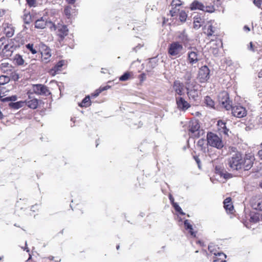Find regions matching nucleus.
<instances>
[{"label":"nucleus","mask_w":262,"mask_h":262,"mask_svg":"<svg viewBox=\"0 0 262 262\" xmlns=\"http://www.w3.org/2000/svg\"><path fill=\"white\" fill-rule=\"evenodd\" d=\"M229 167L233 170H237L243 167V159L242 154L236 152L228 159Z\"/></svg>","instance_id":"nucleus-1"},{"label":"nucleus","mask_w":262,"mask_h":262,"mask_svg":"<svg viewBox=\"0 0 262 262\" xmlns=\"http://www.w3.org/2000/svg\"><path fill=\"white\" fill-rule=\"evenodd\" d=\"M183 45L179 41H173L170 43L168 48V54L174 58L180 57L184 53Z\"/></svg>","instance_id":"nucleus-2"},{"label":"nucleus","mask_w":262,"mask_h":262,"mask_svg":"<svg viewBox=\"0 0 262 262\" xmlns=\"http://www.w3.org/2000/svg\"><path fill=\"white\" fill-rule=\"evenodd\" d=\"M207 144L217 149H221L224 146L222 139L216 134L209 133L207 135Z\"/></svg>","instance_id":"nucleus-3"},{"label":"nucleus","mask_w":262,"mask_h":262,"mask_svg":"<svg viewBox=\"0 0 262 262\" xmlns=\"http://www.w3.org/2000/svg\"><path fill=\"white\" fill-rule=\"evenodd\" d=\"M190 8L191 10H199L203 12L212 13L214 11L215 8L213 5H209L205 6L204 4L198 0H194L191 4Z\"/></svg>","instance_id":"nucleus-4"},{"label":"nucleus","mask_w":262,"mask_h":262,"mask_svg":"<svg viewBox=\"0 0 262 262\" xmlns=\"http://www.w3.org/2000/svg\"><path fill=\"white\" fill-rule=\"evenodd\" d=\"M200 126L197 120H191L189 123V134L192 137L199 138L201 133H204L202 130L200 129Z\"/></svg>","instance_id":"nucleus-5"},{"label":"nucleus","mask_w":262,"mask_h":262,"mask_svg":"<svg viewBox=\"0 0 262 262\" xmlns=\"http://www.w3.org/2000/svg\"><path fill=\"white\" fill-rule=\"evenodd\" d=\"M15 39H10L8 42L6 47L3 49L1 55L5 58H10L12 56V54L16 49V45L15 43Z\"/></svg>","instance_id":"nucleus-6"},{"label":"nucleus","mask_w":262,"mask_h":262,"mask_svg":"<svg viewBox=\"0 0 262 262\" xmlns=\"http://www.w3.org/2000/svg\"><path fill=\"white\" fill-rule=\"evenodd\" d=\"M39 50L41 54V61L47 63L50 61L51 57V49L45 43L40 42L38 46Z\"/></svg>","instance_id":"nucleus-7"},{"label":"nucleus","mask_w":262,"mask_h":262,"mask_svg":"<svg viewBox=\"0 0 262 262\" xmlns=\"http://www.w3.org/2000/svg\"><path fill=\"white\" fill-rule=\"evenodd\" d=\"M219 102L226 110H229L231 108V101L229 100V95L227 92L222 91L218 95Z\"/></svg>","instance_id":"nucleus-8"},{"label":"nucleus","mask_w":262,"mask_h":262,"mask_svg":"<svg viewBox=\"0 0 262 262\" xmlns=\"http://www.w3.org/2000/svg\"><path fill=\"white\" fill-rule=\"evenodd\" d=\"M52 30L56 31V34L59 37L60 42L63 41L64 37L68 34L69 32L67 26L60 24L57 26L54 24V27H52Z\"/></svg>","instance_id":"nucleus-9"},{"label":"nucleus","mask_w":262,"mask_h":262,"mask_svg":"<svg viewBox=\"0 0 262 262\" xmlns=\"http://www.w3.org/2000/svg\"><path fill=\"white\" fill-rule=\"evenodd\" d=\"M46 27H49L52 30V27H54V24L52 21H48L47 16H42L36 20L35 27L37 29H44Z\"/></svg>","instance_id":"nucleus-10"},{"label":"nucleus","mask_w":262,"mask_h":262,"mask_svg":"<svg viewBox=\"0 0 262 262\" xmlns=\"http://www.w3.org/2000/svg\"><path fill=\"white\" fill-rule=\"evenodd\" d=\"M208 250L215 256L213 262H226V255L222 252H217L213 245H209Z\"/></svg>","instance_id":"nucleus-11"},{"label":"nucleus","mask_w":262,"mask_h":262,"mask_svg":"<svg viewBox=\"0 0 262 262\" xmlns=\"http://www.w3.org/2000/svg\"><path fill=\"white\" fill-rule=\"evenodd\" d=\"M232 114L234 117L241 118L245 117L247 115V111L245 107L242 105H238L232 106L231 105Z\"/></svg>","instance_id":"nucleus-12"},{"label":"nucleus","mask_w":262,"mask_h":262,"mask_svg":"<svg viewBox=\"0 0 262 262\" xmlns=\"http://www.w3.org/2000/svg\"><path fill=\"white\" fill-rule=\"evenodd\" d=\"M32 90L35 94L38 95L47 96L51 94L48 87L41 84L33 85Z\"/></svg>","instance_id":"nucleus-13"},{"label":"nucleus","mask_w":262,"mask_h":262,"mask_svg":"<svg viewBox=\"0 0 262 262\" xmlns=\"http://www.w3.org/2000/svg\"><path fill=\"white\" fill-rule=\"evenodd\" d=\"M210 71L206 66L200 68L198 74V79L201 82H205L209 78Z\"/></svg>","instance_id":"nucleus-14"},{"label":"nucleus","mask_w":262,"mask_h":262,"mask_svg":"<svg viewBox=\"0 0 262 262\" xmlns=\"http://www.w3.org/2000/svg\"><path fill=\"white\" fill-rule=\"evenodd\" d=\"M176 101L178 108L183 112H185L190 107V104L182 97L176 96Z\"/></svg>","instance_id":"nucleus-15"},{"label":"nucleus","mask_w":262,"mask_h":262,"mask_svg":"<svg viewBox=\"0 0 262 262\" xmlns=\"http://www.w3.org/2000/svg\"><path fill=\"white\" fill-rule=\"evenodd\" d=\"M187 59L189 63L191 65L195 64L200 60L199 52L195 48L188 52Z\"/></svg>","instance_id":"nucleus-16"},{"label":"nucleus","mask_w":262,"mask_h":262,"mask_svg":"<svg viewBox=\"0 0 262 262\" xmlns=\"http://www.w3.org/2000/svg\"><path fill=\"white\" fill-rule=\"evenodd\" d=\"M254 157L251 155H246L245 158L243 159V167L245 170H248L250 169L253 164Z\"/></svg>","instance_id":"nucleus-17"},{"label":"nucleus","mask_w":262,"mask_h":262,"mask_svg":"<svg viewBox=\"0 0 262 262\" xmlns=\"http://www.w3.org/2000/svg\"><path fill=\"white\" fill-rule=\"evenodd\" d=\"M206 24L205 19L204 16L197 14L193 17V28L195 29H199L201 27Z\"/></svg>","instance_id":"nucleus-18"},{"label":"nucleus","mask_w":262,"mask_h":262,"mask_svg":"<svg viewBox=\"0 0 262 262\" xmlns=\"http://www.w3.org/2000/svg\"><path fill=\"white\" fill-rule=\"evenodd\" d=\"M66 61L61 60L58 62L49 71L50 75L54 76L56 75L59 71L61 70L63 66L64 65Z\"/></svg>","instance_id":"nucleus-19"},{"label":"nucleus","mask_w":262,"mask_h":262,"mask_svg":"<svg viewBox=\"0 0 262 262\" xmlns=\"http://www.w3.org/2000/svg\"><path fill=\"white\" fill-rule=\"evenodd\" d=\"M251 205L254 209L262 211V197L253 198L251 201Z\"/></svg>","instance_id":"nucleus-20"},{"label":"nucleus","mask_w":262,"mask_h":262,"mask_svg":"<svg viewBox=\"0 0 262 262\" xmlns=\"http://www.w3.org/2000/svg\"><path fill=\"white\" fill-rule=\"evenodd\" d=\"M173 89L176 94L181 96L184 94V84L180 81L176 80L173 84Z\"/></svg>","instance_id":"nucleus-21"},{"label":"nucleus","mask_w":262,"mask_h":262,"mask_svg":"<svg viewBox=\"0 0 262 262\" xmlns=\"http://www.w3.org/2000/svg\"><path fill=\"white\" fill-rule=\"evenodd\" d=\"M215 173L223 177L225 180H227L232 177V174L225 170L221 166H216L215 168Z\"/></svg>","instance_id":"nucleus-22"},{"label":"nucleus","mask_w":262,"mask_h":262,"mask_svg":"<svg viewBox=\"0 0 262 262\" xmlns=\"http://www.w3.org/2000/svg\"><path fill=\"white\" fill-rule=\"evenodd\" d=\"M214 23V21L211 20L208 21L205 25V29L207 30V32L205 33L208 36H212L215 32V28L213 26Z\"/></svg>","instance_id":"nucleus-23"},{"label":"nucleus","mask_w":262,"mask_h":262,"mask_svg":"<svg viewBox=\"0 0 262 262\" xmlns=\"http://www.w3.org/2000/svg\"><path fill=\"white\" fill-rule=\"evenodd\" d=\"M6 91L4 88L0 87V100L3 102H6L8 101H15L16 100V96L12 95L11 96L5 97L4 95Z\"/></svg>","instance_id":"nucleus-24"},{"label":"nucleus","mask_w":262,"mask_h":262,"mask_svg":"<svg viewBox=\"0 0 262 262\" xmlns=\"http://www.w3.org/2000/svg\"><path fill=\"white\" fill-rule=\"evenodd\" d=\"M75 6L70 5L65 7L64 12L67 18H70L71 17L75 15Z\"/></svg>","instance_id":"nucleus-25"},{"label":"nucleus","mask_w":262,"mask_h":262,"mask_svg":"<svg viewBox=\"0 0 262 262\" xmlns=\"http://www.w3.org/2000/svg\"><path fill=\"white\" fill-rule=\"evenodd\" d=\"M222 46L221 40H217L210 48V52L215 56H217L219 53V47Z\"/></svg>","instance_id":"nucleus-26"},{"label":"nucleus","mask_w":262,"mask_h":262,"mask_svg":"<svg viewBox=\"0 0 262 262\" xmlns=\"http://www.w3.org/2000/svg\"><path fill=\"white\" fill-rule=\"evenodd\" d=\"M177 38L184 44L187 43L189 41L188 35L185 30L179 32Z\"/></svg>","instance_id":"nucleus-27"},{"label":"nucleus","mask_w":262,"mask_h":262,"mask_svg":"<svg viewBox=\"0 0 262 262\" xmlns=\"http://www.w3.org/2000/svg\"><path fill=\"white\" fill-rule=\"evenodd\" d=\"M224 204L225 209L230 213H232L233 210V206L232 204L231 198H226L224 201Z\"/></svg>","instance_id":"nucleus-28"},{"label":"nucleus","mask_w":262,"mask_h":262,"mask_svg":"<svg viewBox=\"0 0 262 262\" xmlns=\"http://www.w3.org/2000/svg\"><path fill=\"white\" fill-rule=\"evenodd\" d=\"M4 32L8 37H11L14 32V30L10 26L5 24L4 26Z\"/></svg>","instance_id":"nucleus-29"},{"label":"nucleus","mask_w":262,"mask_h":262,"mask_svg":"<svg viewBox=\"0 0 262 262\" xmlns=\"http://www.w3.org/2000/svg\"><path fill=\"white\" fill-rule=\"evenodd\" d=\"M25 101V105L32 109L36 108L38 104V100L37 99H33Z\"/></svg>","instance_id":"nucleus-30"},{"label":"nucleus","mask_w":262,"mask_h":262,"mask_svg":"<svg viewBox=\"0 0 262 262\" xmlns=\"http://www.w3.org/2000/svg\"><path fill=\"white\" fill-rule=\"evenodd\" d=\"M187 94L189 98L193 100H195L196 98L198 97V92L194 89L189 90L188 88H187Z\"/></svg>","instance_id":"nucleus-31"},{"label":"nucleus","mask_w":262,"mask_h":262,"mask_svg":"<svg viewBox=\"0 0 262 262\" xmlns=\"http://www.w3.org/2000/svg\"><path fill=\"white\" fill-rule=\"evenodd\" d=\"M26 49L32 54H35L37 53V47H34L32 43H29L25 46Z\"/></svg>","instance_id":"nucleus-32"},{"label":"nucleus","mask_w":262,"mask_h":262,"mask_svg":"<svg viewBox=\"0 0 262 262\" xmlns=\"http://www.w3.org/2000/svg\"><path fill=\"white\" fill-rule=\"evenodd\" d=\"M91 105L90 97L89 96H86L79 104L80 107H87Z\"/></svg>","instance_id":"nucleus-33"},{"label":"nucleus","mask_w":262,"mask_h":262,"mask_svg":"<svg viewBox=\"0 0 262 262\" xmlns=\"http://www.w3.org/2000/svg\"><path fill=\"white\" fill-rule=\"evenodd\" d=\"M183 79L185 80V84L189 86L192 79V74L189 71H187L184 76Z\"/></svg>","instance_id":"nucleus-34"},{"label":"nucleus","mask_w":262,"mask_h":262,"mask_svg":"<svg viewBox=\"0 0 262 262\" xmlns=\"http://www.w3.org/2000/svg\"><path fill=\"white\" fill-rule=\"evenodd\" d=\"M9 40L7 39L5 37H2L0 38V54H1L2 53L3 49L5 48L7 44H8V42H9Z\"/></svg>","instance_id":"nucleus-35"},{"label":"nucleus","mask_w":262,"mask_h":262,"mask_svg":"<svg viewBox=\"0 0 262 262\" xmlns=\"http://www.w3.org/2000/svg\"><path fill=\"white\" fill-rule=\"evenodd\" d=\"M206 145H208L207 143H206V140L203 138L199 139L197 143V145L204 151H205Z\"/></svg>","instance_id":"nucleus-36"},{"label":"nucleus","mask_w":262,"mask_h":262,"mask_svg":"<svg viewBox=\"0 0 262 262\" xmlns=\"http://www.w3.org/2000/svg\"><path fill=\"white\" fill-rule=\"evenodd\" d=\"M204 102L207 106L210 108L214 107V102L209 96L205 97Z\"/></svg>","instance_id":"nucleus-37"},{"label":"nucleus","mask_w":262,"mask_h":262,"mask_svg":"<svg viewBox=\"0 0 262 262\" xmlns=\"http://www.w3.org/2000/svg\"><path fill=\"white\" fill-rule=\"evenodd\" d=\"M136 42H138V40H140L138 38H136ZM140 42L138 43V45L136 46L135 47L133 48V51L137 52L139 50H140L144 45L143 42L141 40H140Z\"/></svg>","instance_id":"nucleus-38"},{"label":"nucleus","mask_w":262,"mask_h":262,"mask_svg":"<svg viewBox=\"0 0 262 262\" xmlns=\"http://www.w3.org/2000/svg\"><path fill=\"white\" fill-rule=\"evenodd\" d=\"M178 14L179 18L181 22H184L186 21L187 15L184 11L181 10Z\"/></svg>","instance_id":"nucleus-39"},{"label":"nucleus","mask_w":262,"mask_h":262,"mask_svg":"<svg viewBox=\"0 0 262 262\" xmlns=\"http://www.w3.org/2000/svg\"><path fill=\"white\" fill-rule=\"evenodd\" d=\"M259 221H261L260 214H254L250 217V221L251 222L257 223Z\"/></svg>","instance_id":"nucleus-40"},{"label":"nucleus","mask_w":262,"mask_h":262,"mask_svg":"<svg viewBox=\"0 0 262 262\" xmlns=\"http://www.w3.org/2000/svg\"><path fill=\"white\" fill-rule=\"evenodd\" d=\"M10 81L9 76L1 75L0 76V85H4Z\"/></svg>","instance_id":"nucleus-41"},{"label":"nucleus","mask_w":262,"mask_h":262,"mask_svg":"<svg viewBox=\"0 0 262 262\" xmlns=\"http://www.w3.org/2000/svg\"><path fill=\"white\" fill-rule=\"evenodd\" d=\"M180 7H173L171 8V10H170V13L171 16L172 17L176 16L181 11H180Z\"/></svg>","instance_id":"nucleus-42"},{"label":"nucleus","mask_w":262,"mask_h":262,"mask_svg":"<svg viewBox=\"0 0 262 262\" xmlns=\"http://www.w3.org/2000/svg\"><path fill=\"white\" fill-rule=\"evenodd\" d=\"M130 74L129 72H125L119 78V80L121 81H125L128 80L130 78Z\"/></svg>","instance_id":"nucleus-43"},{"label":"nucleus","mask_w":262,"mask_h":262,"mask_svg":"<svg viewBox=\"0 0 262 262\" xmlns=\"http://www.w3.org/2000/svg\"><path fill=\"white\" fill-rule=\"evenodd\" d=\"M22 19L25 24H28L31 22V17L30 14H25L23 16Z\"/></svg>","instance_id":"nucleus-44"},{"label":"nucleus","mask_w":262,"mask_h":262,"mask_svg":"<svg viewBox=\"0 0 262 262\" xmlns=\"http://www.w3.org/2000/svg\"><path fill=\"white\" fill-rule=\"evenodd\" d=\"M172 205L176 211L178 212L180 214H181L182 215L185 214V213L183 212L181 208L179 206V205L178 204V203H173V204Z\"/></svg>","instance_id":"nucleus-45"},{"label":"nucleus","mask_w":262,"mask_h":262,"mask_svg":"<svg viewBox=\"0 0 262 262\" xmlns=\"http://www.w3.org/2000/svg\"><path fill=\"white\" fill-rule=\"evenodd\" d=\"M182 5V3L180 0H172L171 3V7H180Z\"/></svg>","instance_id":"nucleus-46"},{"label":"nucleus","mask_w":262,"mask_h":262,"mask_svg":"<svg viewBox=\"0 0 262 262\" xmlns=\"http://www.w3.org/2000/svg\"><path fill=\"white\" fill-rule=\"evenodd\" d=\"M217 125H218V129L220 131L221 129H223L226 125V123L222 121V120H219L217 122Z\"/></svg>","instance_id":"nucleus-47"},{"label":"nucleus","mask_w":262,"mask_h":262,"mask_svg":"<svg viewBox=\"0 0 262 262\" xmlns=\"http://www.w3.org/2000/svg\"><path fill=\"white\" fill-rule=\"evenodd\" d=\"M184 226L186 230L192 229V226L190 224L188 220H186L184 222Z\"/></svg>","instance_id":"nucleus-48"},{"label":"nucleus","mask_w":262,"mask_h":262,"mask_svg":"<svg viewBox=\"0 0 262 262\" xmlns=\"http://www.w3.org/2000/svg\"><path fill=\"white\" fill-rule=\"evenodd\" d=\"M27 4L29 7H35L36 5V0H26Z\"/></svg>","instance_id":"nucleus-49"},{"label":"nucleus","mask_w":262,"mask_h":262,"mask_svg":"<svg viewBox=\"0 0 262 262\" xmlns=\"http://www.w3.org/2000/svg\"><path fill=\"white\" fill-rule=\"evenodd\" d=\"M11 102L9 103L8 106L10 108L16 109V102L15 101H10Z\"/></svg>","instance_id":"nucleus-50"},{"label":"nucleus","mask_w":262,"mask_h":262,"mask_svg":"<svg viewBox=\"0 0 262 262\" xmlns=\"http://www.w3.org/2000/svg\"><path fill=\"white\" fill-rule=\"evenodd\" d=\"M24 60L23 59L22 56L17 55V66L18 65H23L24 63Z\"/></svg>","instance_id":"nucleus-51"},{"label":"nucleus","mask_w":262,"mask_h":262,"mask_svg":"<svg viewBox=\"0 0 262 262\" xmlns=\"http://www.w3.org/2000/svg\"><path fill=\"white\" fill-rule=\"evenodd\" d=\"M219 132H220V133L223 134L226 136L229 135L228 133L229 132V130L227 128L226 126H225V127H224L223 129H221Z\"/></svg>","instance_id":"nucleus-52"},{"label":"nucleus","mask_w":262,"mask_h":262,"mask_svg":"<svg viewBox=\"0 0 262 262\" xmlns=\"http://www.w3.org/2000/svg\"><path fill=\"white\" fill-rule=\"evenodd\" d=\"M261 2L262 0H254V4L259 8L261 6Z\"/></svg>","instance_id":"nucleus-53"},{"label":"nucleus","mask_w":262,"mask_h":262,"mask_svg":"<svg viewBox=\"0 0 262 262\" xmlns=\"http://www.w3.org/2000/svg\"><path fill=\"white\" fill-rule=\"evenodd\" d=\"M26 101H17V109L25 105Z\"/></svg>","instance_id":"nucleus-54"},{"label":"nucleus","mask_w":262,"mask_h":262,"mask_svg":"<svg viewBox=\"0 0 262 262\" xmlns=\"http://www.w3.org/2000/svg\"><path fill=\"white\" fill-rule=\"evenodd\" d=\"M110 88V86L109 85H106L105 86H103V87H102V88H100V92H102V91H105V90H108V89Z\"/></svg>","instance_id":"nucleus-55"},{"label":"nucleus","mask_w":262,"mask_h":262,"mask_svg":"<svg viewBox=\"0 0 262 262\" xmlns=\"http://www.w3.org/2000/svg\"><path fill=\"white\" fill-rule=\"evenodd\" d=\"M168 197L171 205H172L173 203H175L174 201V198L171 194H169Z\"/></svg>","instance_id":"nucleus-56"},{"label":"nucleus","mask_w":262,"mask_h":262,"mask_svg":"<svg viewBox=\"0 0 262 262\" xmlns=\"http://www.w3.org/2000/svg\"><path fill=\"white\" fill-rule=\"evenodd\" d=\"M189 230V232L190 233V234H191V235L193 237H195L196 236V234H195V232H194L193 231V229H191V230Z\"/></svg>","instance_id":"nucleus-57"},{"label":"nucleus","mask_w":262,"mask_h":262,"mask_svg":"<svg viewBox=\"0 0 262 262\" xmlns=\"http://www.w3.org/2000/svg\"><path fill=\"white\" fill-rule=\"evenodd\" d=\"M261 146L262 147V143L261 144ZM258 155L259 158L262 160V149L258 151Z\"/></svg>","instance_id":"nucleus-58"},{"label":"nucleus","mask_w":262,"mask_h":262,"mask_svg":"<svg viewBox=\"0 0 262 262\" xmlns=\"http://www.w3.org/2000/svg\"><path fill=\"white\" fill-rule=\"evenodd\" d=\"M20 247L23 250H26L27 252H29V248L27 247V242H25V247Z\"/></svg>","instance_id":"nucleus-59"},{"label":"nucleus","mask_w":262,"mask_h":262,"mask_svg":"<svg viewBox=\"0 0 262 262\" xmlns=\"http://www.w3.org/2000/svg\"><path fill=\"white\" fill-rule=\"evenodd\" d=\"M67 2L68 4L73 5L74 4L75 0H67Z\"/></svg>","instance_id":"nucleus-60"},{"label":"nucleus","mask_w":262,"mask_h":262,"mask_svg":"<svg viewBox=\"0 0 262 262\" xmlns=\"http://www.w3.org/2000/svg\"><path fill=\"white\" fill-rule=\"evenodd\" d=\"M244 30L246 32H249V31H250V28L247 26H245L244 27Z\"/></svg>","instance_id":"nucleus-61"},{"label":"nucleus","mask_w":262,"mask_h":262,"mask_svg":"<svg viewBox=\"0 0 262 262\" xmlns=\"http://www.w3.org/2000/svg\"><path fill=\"white\" fill-rule=\"evenodd\" d=\"M8 65L9 64L7 63H3L2 64V68L3 69L4 68L7 67Z\"/></svg>","instance_id":"nucleus-62"},{"label":"nucleus","mask_w":262,"mask_h":262,"mask_svg":"<svg viewBox=\"0 0 262 262\" xmlns=\"http://www.w3.org/2000/svg\"><path fill=\"white\" fill-rule=\"evenodd\" d=\"M250 50H251L252 51H254V49H253V45H252V42H250Z\"/></svg>","instance_id":"nucleus-63"},{"label":"nucleus","mask_w":262,"mask_h":262,"mask_svg":"<svg viewBox=\"0 0 262 262\" xmlns=\"http://www.w3.org/2000/svg\"><path fill=\"white\" fill-rule=\"evenodd\" d=\"M258 77H262V70L258 73Z\"/></svg>","instance_id":"nucleus-64"}]
</instances>
